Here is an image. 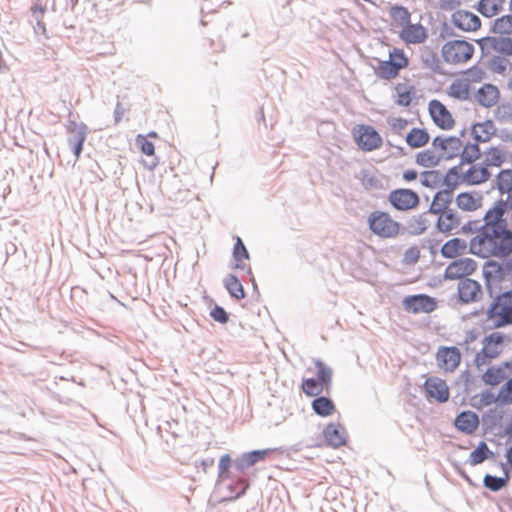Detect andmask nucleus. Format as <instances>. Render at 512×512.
I'll list each match as a JSON object with an SVG mask.
<instances>
[{"mask_svg":"<svg viewBox=\"0 0 512 512\" xmlns=\"http://www.w3.org/2000/svg\"><path fill=\"white\" fill-rule=\"evenodd\" d=\"M469 253L481 258H505L512 254V230L507 227L479 228L470 240Z\"/></svg>","mask_w":512,"mask_h":512,"instance_id":"1","label":"nucleus"},{"mask_svg":"<svg viewBox=\"0 0 512 512\" xmlns=\"http://www.w3.org/2000/svg\"><path fill=\"white\" fill-rule=\"evenodd\" d=\"M367 222L371 232L380 238L395 239L401 234L402 224L394 220L386 211H372Z\"/></svg>","mask_w":512,"mask_h":512,"instance_id":"2","label":"nucleus"},{"mask_svg":"<svg viewBox=\"0 0 512 512\" xmlns=\"http://www.w3.org/2000/svg\"><path fill=\"white\" fill-rule=\"evenodd\" d=\"M474 51V46L463 39L448 41L441 49L444 61L448 64L454 65L469 61L472 58Z\"/></svg>","mask_w":512,"mask_h":512,"instance_id":"3","label":"nucleus"},{"mask_svg":"<svg viewBox=\"0 0 512 512\" xmlns=\"http://www.w3.org/2000/svg\"><path fill=\"white\" fill-rule=\"evenodd\" d=\"M408 58L404 51L394 48L389 53L388 60H379L378 66L375 68V74L378 78L391 80L398 76L401 69L408 66Z\"/></svg>","mask_w":512,"mask_h":512,"instance_id":"4","label":"nucleus"},{"mask_svg":"<svg viewBox=\"0 0 512 512\" xmlns=\"http://www.w3.org/2000/svg\"><path fill=\"white\" fill-rule=\"evenodd\" d=\"M485 286L490 297H494L496 290H500V284L512 278L503 270L497 260H487L483 266Z\"/></svg>","mask_w":512,"mask_h":512,"instance_id":"5","label":"nucleus"},{"mask_svg":"<svg viewBox=\"0 0 512 512\" xmlns=\"http://www.w3.org/2000/svg\"><path fill=\"white\" fill-rule=\"evenodd\" d=\"M388 202L397 211L407 212L416 209L420 204L419 195L412 189L397 188L388 194Z\"/></svg>","mask_w":512,"mask_h":512,"instance_id":"6","label":"nucleus"},{"mask_svg":"<svg viewBox=\"0 0 512 512\" xmlns=\"http://www.w3.org/2000/svg\"><path fill=\"white\" fill-rule=\"evenodd\" d=\"M482 56H486L491 51L499 52L503 55L512 56V39L509 37L486 36L476 40Z\"/></svg>","mask_w":512,"mask_h":512,"instance_id":"7","label":"nucleus"},{"mask_svg":"<svg viewBox=\"0 0 512 512\" xmlns=\"http://www.w3.org/2000/svg\"><path fill=\"white\" fill-rule=\"evenodd\" d=\"M403 307L413 314L431 313L437 308L436 299L427 294H415L403 299Z\"/></svg>","mask_w":512,"mask_h":512,"instance_id":"8","label":"nucleus"},{"mask_svg":"<svg viewBox=\"0 0 512 512\" xmlns=\"http://www.w3.org/2000/svg\"><path fill=\"white\" fill-rule=\"evenodd\" d=\"M87 125L84 123H77L75 121H69L67 125L68 144L72 149L76 160H78L83 151V145L87 138Z\"/></svg>","mask_w":512,"mask_h":512,"instance_id":"9","label":"nucleus"},{"mask_svg":"<svg viewBox=\"0 0 512 512\" xmlns=\"http://www.w3.org/2000/svg\"><path fill=\"white\" fill-rule=\"evenodd\" d=\"M477 268V262L472 258H461L452 261L445 269L444 278L447 280L463 279L471 275Z\"/></svg>","mask_w":512,"mask_h":512,"instance_id":"10","label":"nucleus"},{"mask_svg":"<svg viewBox=\"0 0 512 512\" xmlns=\"http://www.w3.org/2000/svg\"><path fill=\"white\" fill-rule=\"evenodd\" d=\"M358 127L355 140L363 151H372L381 146L382 138L374 127L369 125H359Z\"/></svg>","mask_w":512,"mask_h":512,"instance_id":"11","label":"nucleus"},{"mask_svg":"<svg viewBox=\"0 0 512 512\" xmlns=\"http://www.w3.org/2000/svg\"><path fill=\"white\" fill-rule=\"evenodd\" d=\"M429 113L432 120L439 128L443 130L453 128L455 121L450 111L439 100L433 99L429 102Z\"/></svg>","mask_w":512,"mask_h":512,"instance_id":"12","label":"nucleus"},{"mask_svg":"<svg viewBox=\"0 0 512 512\" xmlns=\"http://www.w3.org/2000/svg\"><path fill=\"white\" fill-rule=\"evenodd\" d=\"M506 212L504 200H497L493 207L486 211L483 217L484 224L479 226V228L507 227L508 223L506 218H504Z\"/></svg>","mask_w":512,"mask_h":512,"instance_id":"13","label":"nucleus"},{"mask_svg":"<svg viewBox=\"0 0 512 512\" xmlns=\"http://www.w3.org/2000/svg\"><path fill=\"white\" fill-rule=\"evenodd\" d=\"M436 359L440 368L453 372L460 364L461 353L455 346H441L436 353Z\"/></svg>","mask_w":512,"mask_h":512,"instance_id":"14","label":"nucleus"},{"mask_svg":"<svg viewBox=\"0 0 512 512\" xmlns=\"http://www.w3.org/2000/svg\"><path fill=\"white\" fill-rule=\"evenodd\" d=\"M451 21L458 29L470 32L481 27V19L474 13L467 10H457L451 16Z\"/></svg>","mask_w":512,"mask_h":512,"instance_id":"15","label":"nucleus"},{"mask_svg":"<svg viewBox=\"0 0 512 512\" xmlns=\"http://www.w3.org/2000/svg\"><path fill=\"white\" fill-rule=\"evenodd\" d=\"M425 389L429 397L439 403H445L449 399V388L446 382L438 377H430L425 381Z\"/></svg>","mask_w":512,"mask_h":512,"instance_id":"16","label":"nucleus"},{"mask_svg":"<svg viewBox=\"0 0 512 512\" xmlns=\"http://www.w3.org/2000/svg\"><path fill=\"white\" fill-rule=\"evenodd\" d=\"M270 453V449L253 450L250 452L243 453L241 456H239L233 461V467L238 472H243L244 470L252 467L256 463L262 461Z\"/></svg>","mask_w":512,"mask_h":512,"instance_id":"17","label":"nucleus"},{"mask_svg":"<svg viewBox=\"0 0 512 512\" xmlns=\"http://www.w3.org/2000/svg\"><path fill=\"white\" fill-rule=\"evenodd\" d=\"M481 294V285L476 280L463 278L458 283V297L462 303H470L477 300Z\"/></svg>","mask_w":512,"mask_h":512,"instance_id":"18","label":"nucleus"},{"mask_svg":"<svg viewBox=\"0 0 512 512\" xmlns=\"http://www.w3.org/2000/svg\"><path fill=\"white\" fill-rule=\"evenodd\" d=\"M435 228L438 232L450 235L452 230L456 229L461 223L460 215L453 209L446 210L438 214Z\"/></svg>","mask_w":512,"mask_h":512,"instance_id":"19","label":"nucleus"},{"mask_svg":"<svg viewBox=\"0 0 512 512\" xmlns=\"http://www.w3.org/2000/svg\"><path fill=\"white\" fill-rule=\"evenodd\" d=\"M454 425L460 432L470 435L477 430L479 426V417L473 411H462L456 416Z\"/></svg>","mask_w":512,"mask_h":512,"instance_id":"20","label":"nucleus"},{"mask_svg":"<svg viewBox=\"0 0 512 512\" xmlns=\"http://www.w3.org/2000/svg\"><path fill=\"white\" fill-rule=\"evenodd\" d=\"M399 36L407 44H420L425 42L428 37V33L422 24H412L410 22L401 30Z\"/></svg>","mask_w":512,"mask_h":512,"instance_id":"21","label":"nucleus"},{"mask_svg":"<svg viewBox=\"0 0 512 512\" xmlns=\"http://www.w3.org/2000/svg\"><path fill=\"white\" fill-rule=\"evenodd\" d=\"M323 436L327 445L339 448L346 444V430L340 424L329 423L323 430Z\"/></svg>","mask_w":512,"mask_h":512,"instance_id":"22","label":"nucleus"},{"mask_svg":"<svg viewBox=\"0 0 512 512\" xmlns=\"http://www.w3.org/2000/svg\"><path fill=\"white\" fill-rule=\"evenodd\" d=\"M487 318L495 319L494 328H501L512 324V308L491 303L487 310Z\"/></svg>","mask_w":512,"mask_h":512,"instance_id":"23","label":"nucleus"},{"mask_svg":"<svg viewBox=\"0 0 512 512\" xmlns=\"http://www.w3.org/2000/svg\"><path fill=\"white\" fill-rule=\"evenodd\" d=\"M500 97L499 89L493 84H484L476 94L478 103L486 108L494 106Z\"/></svg>","mask_w":512,"mask_h":512,"instance_id":"24","label":"nucleus"},{"mask_svg":"<svg viewBox=\"0 0 512 512\" xmlns=\"http://www.w3.org/2000/svg\"><path fill=\"white\" fill-rule=\"evenodd\" d=\"M483 197L479 193L461 192L456 196L455 202L459 209L472 212L482 205Z\"/></svg>","mask_w":512,"mask_h":512,"instance_id":"25","label":"nucleus"},{"mask_svg":"<svg viewBox=\"0 0 512 512\" xmlns=\"http://www.w3.org/2000/svg\"><path fill=\"white\" fill-rule=\"evenodd\" d=\"M467 251V243L465 240L455 237L445 242L440 253L446 259H454L460 255L465 254Z\"/></svg>","mask_w":512,"mask_h":512,"instance_id":"26","label":"nucleus"},{"mask_svg":"<svg viewBox=\"0 0 512 512\" xmlns=\"http://www.w3.org/2000/svg\"><path fill=\"white\" fill-rule=\"evenodd\" d=\"M490 176L491 173L485 166L473 165L462 175V178L467 185H478L486 182Z\"/></svg>","mask_w":512,"mask_h":512,"instance_id":"27","label":"nucleus"},{"mask_svg":"<svg viewBox=\"0 0 512 512\" xmlns=\"http://www.w3.org/2000/svg\"><path fill=\"white\" fill-rule=\"evenodd\" d=\"M424 212L422 214L414 215L406 223V226H402L401 234L408 233L413 236H419L428 229V220Z\"/></svg>","mask_w":512,"mask_h":512,"instance_id":"28","label":"nucleus"},{"mask_svg":"<svg viewBox=\"0 0 512 512\" xmlns=\"http://www.w3.org/2000/svg\"><path fill=\"white\" fill-rule=\"evenodd\" d=\"M496 127L492 120L476 123L472 126V136L477 143L488 142L495 135Z\"/></svg>","mask_w":512,"mask_h":512,"instance_id":"29","label":"nucleus"},{"mask_svg":"<svg viewBox=\"0 0 512 512\" xmlns=\"http://www.w3.org/2000/svg\"><path fill=\"white\" fill-rule=\"evenodd\" d=\"M420 59L424 68L431 70L436 74H443L441 60L437 52L425 47L420 54Z\"/></svg>","mask_w":512,"mask_h":512,"instance_id":"30","label":"nucleus"},{"mask_svg":"<svg viewBox=\"0 0 512 512\" xmlns=\"http://www.w3.org/2000/svg\"><path fill=\"white\" fill-rule=\"evenodd\" d=\"M312 410L321 417H328L335 411L334 402L327 396H316L311 403Z\"/></svg>","mask_w":512,"mask_h":512,"instance_id":"31","label":"nucleus"},{"mask_svg":"<svg viewBox=\"0 0 512 512\" xmlns=\"http://www.w3.org/2000/svg\"><path fill=\"white\" fill-rule=\"evenodd\" d=\"M453 201V197L449 195H444L441 190L437 191L434 196L432 203L430 204L426 213L429 214H439L443 213L446 210H449V206Z\"/></svg>","mask_w":512,"mask_h":512,"instance_id":"32","label":"nucleus"},{"mask_svg":"<svg viewBox=\"0 0 512 512\" xmlns=\"http://www.w3.org/2000/svg\"><path fill=\"white\" fill-rule=\"evenodd\" d=\"M389 16L396 27H406L411 22V13L408 8L401 5H393L389 10Z\"/></svg>","mask_w":512,"mask_h":512,"instance_id":"33","label":"nucleus"},{"mask_svg":"<svg viewBox=\"0 0 512 512\" xmlns=\"http://www.w3.org/2000/svg\"><path fill=\"white\" fill-rule=\"evenodd\" d=\"M494 452L491 451L486 442L481 441L477 447L470 453L468 463L471 466H476L483 463L487 459L494 457Z\"/></svg>","mask_w":512,"mask_h":512,"instance_id":"34","label":"nucleus"},{"mask_svg":"<svg viewBox=\"0 0 512 512\" xmlns=\"http://www.w3.org/2000/svg\"><path fill=\"white\" fill-rule=\"evenodd\" d=\"M429 133L422 128H412L406 136V143L411 148H421L429 142Z\"/></svg>","mask_w":512,"mask_h":512,"instance_id":"35","label":"nucleus"},{"mask_svg":"<svg viewBox=\"0 0 512 512\" xmlns=\"http://www.w3.org/2000/svg\"><path fill=\"white\" fill-rule=\"evenodd\" d=\"M224 286L231 297L240 300L245 298L246 294L240 280L234 274H229L224 279Z\"/></svg>","mask_w":512,"mask_h":512,"instance_id":"36","label":"nucleus"},{"mask_svg":"<svg viewBox=\"0 0 512 512\" xmlns=\"http://www.w3.org/2000/svg\"><path fill=\"white\" fill-rule=\"evenodd\" d=\"M504 0H480L477 5V10L484 17H493L502 10Z\"/></svg>","mask_w":512,"mask_h":512,"instance_id":"37","label":"nucleus"},{"mask_svg":"<svg viewBox=\"0 0 512 512\" xmlns=\"http://www.w3.org/2000/svg\"><path fill=\"white\" fill-rule=\"evenodd\" d=\"M443 159V153L436 156L430 149L423 150L416 155V163L425 168H433L439 165Z\"/></svg>","mask_w":512,"mask_h":512,"instance_id":"38","label":"nucleus"},{"mask_svg":"<svg viewBox=\"0 0 512 512\" xmlns=\"http://www.w3.org/2000/svg\"><path fill=\"white\" fill-rule=\"evenodd\" d=\"M315 367L317 369V382H319L325 391L328 392L332 382V369L321 360L315 361Z\"/></svg>","mask_w":512,"mask_h":512,"instance_id":"39","label":"nucleus"},{"mask_svg":"<svg viewBox=\"0 0 512 512\" xmlns=\"http://www.w3.org/2000/svg\"><path fill=\"white\" fill-rule=\"evenodd\" d=\"M470 84L465 80H455L449 86V95L461 101L468 100Z\"/></svg>","mask_w":512,"mask_h":512,"instance_id":"40","label":"nucleus"},{"mask_svg":"<svg viewBox=\"0 0 512 512\" xmlns=\"http://www.w3.org/2000/svg\"><path fill=\"white\" fill-rule=\"evenodd\" d=\"M507 378L502 366H491L482 375V380L486 385L495 386Z\"/></svg>","mask_w":512,"mask_h":512,"instance_id":"41","label":"nucleus"},{"mask_svg":"<svg viewBox=\"0 0 512 512\" xmlns=\"http://www.w3.org/2000/svg\"><path fill=\"white\" fill-rule=\"evenodd\" d=\"M481 157L479 143H468L460 154L461 166L464 164H472Z\"/></svg>","mask_w":512,"mask_h":512,"instance_id":"42","label":"nucleus"},{"mask_svg":"<svg viewBox=\"0 0 512 512\" xmlns=\"http://www.w3.org/2000/svg\"><path fill=\"white\" fill-rule=\"evenodd\" d=\"M412 89L413 87H408L405 83H398L395 86L396 99L394 102L399 106L408 107L412 102Z\"/></svg>","mask_w":512,"mask_h":512,"instance_id":"43","label":"nucleus"},{"mask_svg":"<svg viewBox=\"0 0 512 512\" xmlns=\"http://www.w3.org/2000/svg\"><path fill=\"white\" fill-rule=\"evenodd\" d=\"M508 481V475L504 477H497L491 474H486L483 478V486L492 492H498L507 486Z\"/></svg>","mask_w":512,"mask_h":512,"instance_id":"44","label":"nucleus"},{"mask_svg":"<svg viewBox=\"0 0 512 512\" xmlns=\"http://www.w3.org/2000/svg\"><path fill=\"white\" fill-rule=\"evenodd\" d=\"M45 10L46 9L41 5L36 4L35 6H33L32 7V19L36 23L34 25V31L36 33H40L43 36H45L46 38H48L47 30H46L45 24L43 22V14H44Z\"/></svg>","mask_w":512,"mask_h":512,"instance_id":"45","label":"nucleus"},{"mask_svg":"<svg viewBox=\"0 0 512 512\" xmlns=\"http://www.w3.org/2000/svg\"><path fill=\"white\" fill-rule=\"evenodd\" d=\"M497 189L501 194L512 190V169H504L498 173Z\"/></svg>","mask_w":512,"mask_h":512,"instance_id":"46","label":"nucleus"},{"mask_svg":"<svg viewBox=\"0 0 512 512\" xmlns=\"http://www.w3.org/2000/svg\"><path fill=\"white\" fill-rule=\"evenodd\" d=\"M491 31L495 34H511L512 33V14L504 15L494 21Z\"/></svg>","mask_w":512,"mask_h":512,"instance_id":"47","label":"nucleus"},{"mask_svg":"<svg viewBox=\"0 0 512 512\" xmlns=\"http://www.w3.org/2000/svg\"><path fill=\"white\" fill-rule=\"evenodd\" d=\"M302 390L307 396L316 397L325 389L317 382L316 378H304L302 381Z\"/></svg>","mask_w":512,"mask_h":512,"instance_id":"48","label":"nucleus"},{"mask_svg":"<svg viewBox=\"0 0 512 512\" xmlns=\"http://www.w3.org/2000/svg\"><path fill=\"white\" fill-rule=\"evenodd\" d=\"M441 173L438 170H426L421 173V184L427 188H435L440 185Z\"/></svg>","mask_w":512,"mask_h":512,"instance_id":"49","label":"nucleus"},{"mask_svg":"<svg viewBox=\"0 0 512 512\" xmlns=\"http://www.w3.org/2000/svg\"><path fill=\"white\" fill-rule=\"evenodd\" d=\"M486 159L481 164L482 166H485L486 168L489 166H496L499 167L504 162V156L502 155L501 151L496 147H490L486 151Z\"/></svg>","mask_w":512,"mask_h":512,"instance_id":"50","label":"nucleus"},{"mask_svg":"<svg viewBox=\"0 0 512 512\" xmlns=\"http://www.w3.org/2000/svg\"><path fill=\"white\" fill-rule=\"evenodd\" d=\"M455 174H456V169H449L446 172L445 176L443 178H441L440 184L445 186V188L441 190L444 195H449V196L453 197L454 191L458 188L459 181H456V180L450 181V176L455 175Z\"/></svg>","mask_w":512,"mask_h":512,"instance_id":"51","label":"nucleus"},{"mask_svg":"<svg viewBox=\"0 0 512 512\" xmlns=\"http://www.w3.org/2000/svg\"><path fill=\"white\" fill-rule=\"evenodd\" d=\"M232 254L236 262H241L244 259L250 258L249 252L240 237L236 238Z\"/></svg>","mask_w":512,"mask_h":512,"instance_id":"52","label":"nucleus"},{"mask_svg":"<svg viewBox=\"0 0 512 512\" xmlns=\"http://www.w3.org/2000/svg\"><path fill=\"white\" fill-rule=\"evenodd\" d=\"M498 398L501 404L512 403V377L502 385L498 393Z\"/></svg>","mask_w":512,"mask_h":512,"instance_id":"53","label":"nucleus"},{"mask_svg":"<svg viewBox=\"0 0 512 512\" xmlns=\"http://www.w3.org/2000/svg\"><path fill=\"white\" fill-rule=\"evenodd\" d=\"M231 466H233V461H232L230 455L229 454L222 455L219 460V465H218L219 478H221V479L229 478V473H230L229 469Z\"/></svg>","mask_w":512,"mask_h":512,"instance_id":"54","label":"nucleus"},{"mask_svg":"<svg viewBox=\"0 0 512 512\" xmlns=\"http://www.w3.org/2000/svg\"><path fill=\"white\" fill-rule=\"evenodd\" d=\"M448 143H447V150L449 149V153L447 155L443 154V159L445 160H451L455 158L458 155V151L460 147L462 146V142L460 138L455 136L448 137Z\"/></svg>","mask_w":512,"mask_h":512,"instance_id":"55","label":"nucleus"},{"mask_svg":"<svg viewBox=\"0 0 512 512\" xmlns=\"http://www.w3.org/2000/svg\"><path fill=\"white\" fill-rule=\"evenodd\" d=\"M495 117L501 122H509L512 120V104L502 103L495 110Z\"/></svg>","mask_w":512,"mask_h":512,"instance_id":"56","label":"nucleus"},{"mask_svg":"<svg viewBox=\"0 0 512 512\" xmlns=\"http://www.w3.org/2000/svg\"><path fill=\"white\" fill-rule=\"evenodd\" d=\"M508 61L500 56H493L489 62V69L497 74H503L506 71Z\"/></svg>","mask_w":512,"mask_h":512,"instance_id":"57","label":"nucleus"},{"mask_svg":"<svg viewBox=\"0 0 512 512\" xmlns=\"http://www.w3.org/2000/svg\"><path fill=\"white\" fill-rule=\"evenodd\" d=\"M210 316L214 321L220 324H226L229 321V314L227 311L217 304L211 309Z\"/></svg>","mask_w":512,"mask_h":512,"instance_id":"58","label":"nucleus"},{"mask_svg":"<svg viewBox=\"0 0 512 512\" xmlns=\"http://www.w3.org/2000/svg\"><path fill=\"white\" fill-rule=\"evenodd\" d=\"M492 303L500 306L512 308V289L497 294Z\"/></svg>","mask_w":512,"mask_h":512,"instance_id":"59","label":"nucleus"},{"mask_svg":"<svg viewBox=\"0 0 512 512\" xmlns=\"http://www.w3.org/2000/svg\"><path fill=\"white\" fill-rule=\"evenodd\" d=\"M420 258V250L417 246L409 247L403 256V262L407 265H412L418 262Z\"/></svg>","mask_w":512,"mask_h":512,"instance_id":"60","label":"nucleus"},{"mask_svg":"<svg viewBox=\"0 0 512 512\" xmlns=\"http://www.w3.org/2000/svg\"><path fill=\"white\" fill-rule=\"evenodd\" d=\"M137 144L140 145V149H141V152L147 156H152L154 155V152H155V147H154V144L147 140V138L143 135H138L137 136Z\"/></svg>","mask_w":512,"mask_h":512,"instance_id":"61","label":"nucleus"},{"mask_svg":"<svg viewBox=\"0 0 512 512\" xmlns=\"http://www.w3.org/2000/svg\"><path fill=\"white\" fill-rule=\"evenodd\" d=\"M502 416L498 414L495 410H490L482 416V420L485 426L488 428H493L498 425L501 421Z\"/></svg>","mask_w":512,"mask_h":512,"instance_id":"62","label":"nucleus"},{"mask_svg":"<svg viewBox=\"0 0 512 512\" xmlns=\"http://www.w3.org/2000/svg\"><path fill=\"white\" fill-rule=\"evenodd\" d=\"M466 74L468 78L465 81H467L468 83L469 81L480 82L483 80L485 72L483 71L482 68L478 66H472L466 71Z\"/></svg>","mask_w":512,"mask_h":512,"instance_id":"63","label":"nucleus"},{"mask_svg":"<svg viewBox=\"0 0 512 512\" xmlns=\"http://www.w3.org/2000/svg\"><path fill=\"white\" fill-rule=\"evenodd\" d=\"M504 341V335L500 332H493L486 336L483 340V344L487 345H494L497 347L498 345L502 344Z\"/></svg>","mask_w":512,"mask_h":512,"instance_id":"64","label":"nucleus"}]
</instances>
